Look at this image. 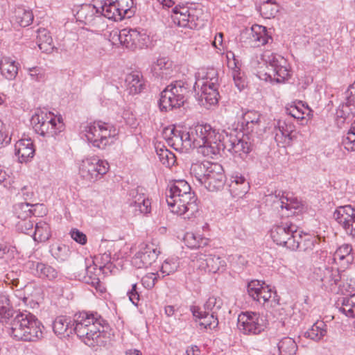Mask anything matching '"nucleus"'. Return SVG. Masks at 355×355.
I'll list each match as a JSON object with an SVG mask.
<instances>
[{"label": "nucleus", "mask_w": 355, "mask_h": 355, "mask_svg": "<svg viewBox=\"0 0 355 355\" xmlns=\"http://www.w3.org/2000/svg\"><path fill=\"white\" fill-rule=\"evenodd\" d=\"M110 37L113 44L119 40L121 44L131 50L146 47L149 40L145 33L132 28H123L120 31H114L110 33Z\"/></svg>", "instance_id": "9b49d317"}, {"label": "nucleus", "mask_w": 355, "mask_h": 355, "mask_svg": "<svg viewBox=\"0 0 355 355\" xmlns=\"http://www.w3.org/2000/svg\"><path fill=\"white\" fill-rule=\"evenodd\" d=\"M87 266H92L94 265V266H106L108 263H111V255L110 252H105L102 254H99L98 256H96L94 257H90L89 258H87L85 259Z\"/></svg>", "instance_id": "5fc2aeb1"}, {"label": "nucleus", "mask_w": 355, "mask_h": 355, "mask_svg": "<svg viewBox=\"0 0 355 355\" xmlns=\"http://www.w3.org/2000/svg\"><path fill=\"white\" fill-rule=\"evenodd\" d=\"M37 33V43L40 49L46 53H51L53 45L50 33L45 28H39Z\"/></svg>", "instance_id": "f704fd0d"}, {"label": "nucleus", "mask_w": 355, "mask_h": 355, "mask_svg": "<svg viewBox=\"0 0 355 355\" xmlns=\"http://www.w3.org/2000/svg\"><path fill=\"white\" fill-rule=\"evenodd\" d=\"M292 126H288L284 122H278V130L275 133V139L277 142L288 143L291 140V134Z\"/></svg>", "instance_id": "8fccbe9b"}, {"label": "nucleus", "mask_w": 355, "mask_h": 355, "mask_svg": "<svg viewBox=\"0 0 355 355\" xmlns=\"http://www.w3.org/2000/svg\"><path fill=\"white\" fill-rule=\"evenodd\" d=\"M15 155L19 162H26L35 154L34 145L31 139H22L17 141L15 145Z\"/></svg>", "instance_id": "bb28decb"}, {"label": "nucleus", "mask_w": 355, "mask_h": 355, "mask_svg": "<svg viewBox=\"0 0 355 355\" xmlns=\"http://www.w3.org/2000/svg\"><path fill=\"white\" fill-rule=\"evenodd\" d=\"M184 180H175L166 192V200L171 212L190 218L198 211L197 198Z\"/></svg>", "instance_id": "f03ea898"}, {"label": "nucleus", "mask_w": 355, "mask_h": 355, "mask_svg": "<svg viewBox=\"0 0 355 355\" xmlns=\"http://www.w3.org/2000/svg\"><path fill=\"white\" fill-rule=\"evenodd\" d=\"M214 163L208 161L202 162H196L191 165L190 171L191 174L193 175L196 180L201 184L204 182L208 171L213 166Z\"/></svg>", "instance_id": "72a5a7b5"}, {"label": "nucleus", "mask_w": 355, "mask_h": 355, "mask_svg": "<svg viewBox=\"0 0 355 355\" xmlns=\"http://www.w3.org/2000/svg\"><path fill=\"white\" fill-rule=\"evenodd\" d=\"M243 123H245L246 130L251 132L258 134L259 128L260 116L255 112H247L243 115Z\"/></svg>", "instance_id": "58836bf2"}, {"label": "nucleus", "mask_w": 355, "mask_h": 355, "mask_svg": "<svg viewBox=\"0 0 355 355\" xmlns=\"http://www.w3.org/2000/svg\"><path fill=\"white\" fill-rule=\"evenodd\" d=\"M30 324L26 329V333L22 340L24 341H36L42 337V328L43 326L38 319L31 313L30 315Z\"/></svg>", "instance_id": "c756f323"}, {"label": "nucleus", "mask_w": 355, "mask_h": 355, "mask_svg": "<svg viewBox=\"0 0 355 355\" xmlns=\"http://www.w3.org/2000/svg\"><path fill=\"white\" fill-rule=\"evenodd\" d=\"M53 331L58 336H69L75 331L79 338L89 347L105 345L108 338V323L96 313L80 312L75 314L73 322L64 316L56 318L53 324Z\"/></svg>", "instance_id": "f257e3e1"}, {"label": "nucleus", "mask_w": 355, "mask_h": 355, "mask_svg": "<svg viewBox=\"0 0 355 355\" xmlns=\"http://www.w3.org/2000/svg\"><path fill=\"white\" fill-rule=\"evenodd\" d=\"M174 271L173 270H168L164 269V268H160L159 270L155 272H148L142 278L143 284L147 288H152L159 279L169 275L171 273L174 272Z\"/></svg>", "instance_id": "c9c22d12"}, {"label": "nucleus", "mask_w": 355, "mask_h": 355, "mask_svg": "<svg viewBox=\"0 0 355 355\" xmlns=\"http://www.w3.org/2000/svg\"><path fill=\"white\" fill-rule=\"evenodd\" d=\"M51 255L59 262L67 260L69 256V248L63 244H53L50 247Z\"/></svg>", "instance_id": "3c124183"}, {"label": "nucleus", "mask_w": 355, "mask_h": 355, "mask_svg": "<svg viewBox=\"0 0 355 355\" xmlns=\"http://www.w3.org/2000/svg\"><path fill=\"white\" fill-rule=\"evenodd\" d=\"M172 19L174 24L178 26L189 28L191 29L198 28L203 25L201 19L202 10L193 5L177 6L173 10Z\"/></svg>", "instance_id": "6e6552de"}, {"label": "nucleus", "mask_w": 355, "mask_h": 355, "mask_svg": "<svg viewBox=\"0 0 355 355\" xmlns=\"http://www.w3.org/2000/svg\"><path fill=\"white\" fill-rule=\"evenodd\" d=\"M172 137H169L168 138V143L169 145L174 146H178L181 144V133L178 131H175V130H171Z\"/></svg>", "instance_id": "774afa93"}, {"label": "nucleus", "mask_w": 355, "mask_h": 355, "mask_svg": "<svg viewBox=\"0 0 355 355\" xmlns=\"http://www.w3.org/2000/svg\"><path fill=\"white\" fill-rule=\"evenodd\" d=\"M128 199L130 207L135 214H146L150 212L151 202L148 198L139 189H132L130 192Z\"/></svg>", "instance_id": "4be33fe9"}, {"label": "nucleus", "mask_w": 355, "mask_h": 355, "mask_svg": "<svg viewBox=\"0 0 355 355\" xmlns=\"http://www.w3.org/2000/svg\"><path fill=\"white\" fill-rule=\"evenodd\" d=\"M223 305V302L221 298L211 296L205 302L204 308L205 311H210L211 314L218 316Z\"/></svg>", "instance_id": "864d4df0"}, {"label": "nucleus", "mask_w": 355, "mask_h": 355, "mask_svg": "<svg viewBox=\"0 0 355 355\" xmlns=\"http://www.w3.org/2000/svg\"><path fill=\"white\" fill-rule=\"evenodd\" d=\"M11 137L6 133L5 128L0 121V148L10 144Z\"/></svg>", "instance_id": "69168bd1"}, {"label": "nucleus", "mask_w": 355, "mask_h": 355, "mask_svg": "<svg viewBox=\"0 0 355 355\" xmlns=\"http://www.w3.org/2000/svg\"><path fill=\"white\" fill-rule=\"evenodd\" d=\"M156 153L159 159V161L163 165L166 167L173 166L176 162L175 155L168 150L164 146L158 144L156 147Z\"/></svg>", "instance_id": "ea45409f"}, {"label": "nucleus", "mask_w": 355, "mask_h": 355, "mask_svg": "<svg viewBox=\"0 0 355 355\" xmlns=\"http://www.w3.org/2000/svg\"><path fill=\"white\" fill-rule=\"evenodd\" d=\"M230 191L234 197H242L250 189V184L241 175L235 174L232 175L229 185Z\"/></svg>", "instance_id": "c85d7f7f"}, {"label": "nucleus", "mask_w": 355, "mask_h": 355, "mask_svg": "<svg viewBox=\"0 0 355 355\" xmlns=\"http://www.w3.org/2000/svg\"><path fill=\"white\" fill-rule=\"evenodd\" d=\"M196 85L200 86L199 101L202 105L208 107L218 103V73L215 69H208L202 79L198 80Z\"/></svg>", "instance_id": "39448f33"}, {"label": "nucleus", "mask_w": 355, "mask_h": 355, "mask_svg": "<svg viewBox=\"0 0 355 355\" xmlns=\"http://www.w3.org/2000/svg\"><path fill=\"white\" fill-rule=\"evenodd\" d=\"M184 242L188 248L193 249L207 245L209 239L198 234L187 232L184 236Z\"/></svg>", "instance_id": "e433bc0d"}, {"label": "nucleus", "mask_w": 355, "mask_h": 355, "mask_svg": "<svg viewBox=\"0 0 355 355\" xmlns=\"http://www.w3.org/2000/svg\"><path fill=\"white\" fill-rule=\"evenodd\" d=\"M71 238L76 241L77 243L84 245L87 243V236L85 234L80 232L78 230H73L71 231Z\"/></svg>", "instance_id": "0e129e2a"}, {"label": "nucleus", "mask_w": 355, "mask_h": 355, "mask_svg": "<svg viewBox=\"0 0 355 355\" xmlns=\"http://www.w3.org/2000/svg\"><path fill=\"white\" fill-rule=\"evenodd\" d=\"M278 349L282 355H295L297 345L293 338L285 337L279 342Z\"/></svg>", "instance_id": "a18cd8bd"}, {"label": "nucleus", "mask_w": 355, "mask_h": 355, "mask_svg": "<svg viewBox=\"0 0 355 355\" xmlns=\"http://www.w3.org/2000/svg\"><path fill=\"white\" fill-rule=\"evenodd\" d=\"M259 11L266 19L275 17L279 11V6L275 0H266L259 6Z\"/></svg>", "instance_id": "49530a36"}, {"label": "nucleus", "mask_w": 355, "mask_h": 355, "mask_svg": "<svg viewBox=\"0 0 355 355\" xmlns=\"http://www.w3.org/2000/svg\"><path fill=\"white\" fill-rule=\"evenodd\" d=\"M308 107H304L301 101L293 102L286 106V113L297 119H303L304 118L305 110H308Z\"/></svg>", "instance_id": "de8ad7c7"}, {"label": "nucleus", "mask_w": 355, "mask_h": 355, "mask_svg": "<svg viewBox=\"0 0 355 355\" xmlns=\"http://www.w3.org/2000/svg\"><path fill=\"white\" fill-rule=\"evenodd\" d=\"M248 292L254 300L264 304L266 302H276V293H272V289L264 282L252 280L248 283Z\"/></svg>", "instance_id": "f3484780"}, {"label": "nucleus", "mask_w": 355, "mask_h": 355, "mask_svg": "<svg viewBox=\"0 0 355 355\" xmlns=\"http://www.w3.org/2000/svg\"><path fill=\"white\" fill-rule=\"evenodd\" d=\"M19 64L8 57L3 58L0 61V71L3 76L8 80H13L18 73Z\"/></svg>", "instance_id": "473e14b6"}, {"label": "nucleus", "mask_w": 355, "mask_h": 355, "mask_svg": "<svg viewBox=\"0 0 355 355\" xmlns=\"http://www.w3.org/2000/svg\"><path fill=\"white\" fill-rule=\"evenodd\" d=\"M345 95V101L343 104V107L352 106L355 108V81L348 87Z\"/></svg>", "instance_id": "bf43d9fd"}, {"label": "nucleus", "mask_w": 355, "mask_h": 355, "mask_svg": "<svg viewBox=\"0 0 355 355\" xmlns=\"http://www.w3.org/2000/svg\"><path fill=\"white\" fill-rule=\"evenodd\" d=\"M270 236L277 245H283L291 250H296L298 247L297 227L290 222H282L276 224L270 230Z\"/></svg>", "instance_id": "9d476101"}, {"label": "nucleus", "mask_w": 355, "mask_h": 355, "mask_svg": "<svg viewBox=\"0 0 355 355\" xmlns=\"http://www.w3.org/2000/svg\"><path fill=\"white\" fill-rule=\"evenodd\" d=\"M323 277L321 278L322 287L335 293H340L342 295H352L351 293L354 291V287L351 284H348L345 288V285L343 287L337 286L338 283L341 279V273L338 268H324Z\"/></svg>", "instance_id": "2eb2a0df"}, {"label": "nucleus", "mask_w": 355, "mask_h": 355, "mask_svg": "<svg viewBox=\"0 0 355 355\" xmlns=\"http://www.w3.org/2000/svg\"><path fill=\"white\" fill-rule=\"evenodd\" d=\"M342 144L347 151H355V134L348 131L343 137Z\"/></svg>", "instance_id": "680f3d73"}, {"label": "nucleus", "mask_w": 355, "mask_h": 355, "mask_svg": "<svg viewBox=\"0 0 355 355\" xmlns=\"http://www.w3.org/2000/svg\"><path fill=\"white\" fill-rule=\"evenodd\" d=\"M132 4V0H101V15L114 21H121L130 17Z\"/></svg>", "instance_id": "f8f14e48"}, {"label": "nucleus", "mask_w": 355, "mask_h": 355, "mask_svg": "<svg viewBox=\"0 0 355 355\" xmlns=\"http://www.w3.org/2000/svg\"><path fill=\"white\" fill-rule=\"evenodd\" d=\"M223 141L225 143V150L240 157L248 154L252 150V145L248 142L247 137L239 138L236 135H228L224 131Z\"/></svg>", "instance_id": "6ab92c4d"}, {"label": "nucleus", "mask_w": 355, "mask_h": 355, "mask_svg": "<svg viewBox=\"0 0 355 355\" xmlns=\"http://www.w3.org/2000/svg\"><path fill=\"white\" fill-rule=\"evenodd\" d=\"M81 273L78 274V279L87 284L97 286L100 284V275L104 268H80Z\"/></svg>", "instance_id": "7c9ffc66"}, {"label": "nucleus", "mask_w": 355, "mask_h": 355, "mask_svg": "<svg viewBox=\"0 0 355 355\" xmlns=\"http://www.w3.org/2000/svg\"><path fill=\"white\" fill-rule=\"evenodd\" d=\"M17 224V229L21 232L29 234L33 232V222L30 220V218H19Z\"/></svg>", "instance_id": "052dcab7"}, {"label": "nucleus", "mask_w": 355, "mask_h": 355, "mask_svg": "<svg viewBox=\"0 0 355 355\" xmlns=\"http://www.w3.org/2000/svg\"><path fill=\"white\" fill-rule=\"evenodd\" d=\"M16 22L22 27L29 26L33 20V14L31 10L24 8H17L15 12Z\"/></svg>", "instance_id": "c03bdc74"}, {"label": "nucleus", "mask_w": 355, "mask_h": 355, "mask_svg": "<svg viewBox=\"0 0 355 355\" xmlns=\"http://www.w3.org/2000/svg\"><path fill=\"white\" fill-rule=\"evenodd\" d=\"M126 89L130 94L140 93L144 89V82L141 74L134 71L127 75L125 78Z\"/></svg>", "instance_id": "2f4dec72"}, {"label": "nucleus", "mask_w": 355, "mask_h": 355, "mask_svg": "<svg viewBox=\"0 0 355 355\" xmlns=\"http://www.w3.org/2000/svg\"><path fill=\"white\" fill-rule=\"evenodd\" d=\"M31 272L41 279H54L58 277V271L55 268H30Z\"/></svg>", "instance_id": "603ef678"}, {"label": "nucleus", "mask_w": 355, "mask_h": 355, "mask_svg": "<svg viewBox=\"0 0 355 355\" xmlns=\"http://www.w3.org/2000/svg\"><path fill=\"white\" fill-rule=\"evenodd\" d=\"M352 249L349 245H345L340 248L334 254V255L329 259L333 261V263L343 266L348 265L352 260V255L350 254Z\"/></svg>", "instance_id": "4c0bfd02"}, {"label": "nucleus", "mask_w": 355, "mask_h": 355, "mask_svg": "<svg viewBox=\"0 0 355 355\" xmlns=\"http://www.w3.org/2000/svg\"><path fill=\"white\" fill-rule=\"evenodd\" d=\"M267 321L263 315L255 312H244L239 315L238 328L247 335H257L264 331Z\"/></svg>", "instance_id": "ddd939ff"}, {"label": "nucleus", "mask_w": 355, "mask_h": 355, "mask_svg": "<svg viewBox=\"0 0 355 355\" xmlns=\"http://www.w3.org/2000/svg\"><path fill=\"white\" fill-rule=\"evenodd\" d=\"M110 165L106 160L98 157H90L83 159L78 166L80 177L87 182L94 183L109 171Z\"/></svg>", "instance_id": "1a4fd4ad"}, {"label": "nucleus", "mask_w": 355, "mask_h": 355, "mask_svg": "<svg viewBox=\"0 0 355 355\" xmlns=\"http://www.w3.org/2000/svg\"><path fill=\"white\" fill-rule=\"evenodd\" d=\"M85 131L87 140L100 149L112 144L118 135V130L113 125L101 121L87 124Z\"/></svg>", "instance_id": "7ed1b4c3"}, {"label": "nucleus", "mask_w": 355, "mask_h": 355, "mask_svg": "<svg viewBox=\"0 0 355 355\" xmlns=\"http://www.w3.org/2000/svg\"><path fill=\"white\" fill-rule=\"evenodd\" d=\"M200 259H202L205 262V266H214L216 265H220V258L219 257L212 254H200Z\"/></svg>", "instance_id": "e2e57ef3"}, {"label": "nucleus", "mask_w": 355, "mask_h": 355, "mask_svg": "<svg viewBox=\"0 0 355 355\" xmlns=\"http://www.w3.org/2000/svg\"><path fill=\"white\" fill-rule=\"evenodd\" d=\"M16 252L15 247L6 243H0V260H3L5 263L14 259Z\"/></svg>", "instance_id": "6e6d98bb"}, {"label": "nucleus", "mask_w": 355, "mask_h": 355, "mask_svg": "<svg viewBox=\"0 0 355 355\" xmlns=\"http://www.w3.org/2000/svg\"><path fill=\"white\" fill-rule=\"evenodd\" d=\"M326 334L327 324L323 321L318 320L305 333V336L313 340H320Z\"/></svg>", "instance_id": "a19ab883"}, {"label": "nucleus", "mask_w": 355, "mask_h": 355, "mask_svg": "<svg viewBox=\"0 0 355 355\" xmlns=\"http://www.w3.org/2000/svg\"><path fill=\"white\" fill-rule=\"evenodd\" d=\"M296 241L298 243L296 250L306 252L313 250L316 239L306 234L302 235V232L298 231V237Z\"/></svg>", "instance_id": "09e8293b"}, {"label": "nucleus", "mask_w": 355, "mask_h": 355, "mask_svg": "<svg viewBox=\"0 0 355 355\" xmlns=\"http://www.w3.org/2000/svg\"><path fill=\"white\" fill-rule=\"evenodd\" d=\"M272 41L265 26L254 24L250 28L243 31L240 36V42L246 47H259Z\"/></svg>", "instance_id": "4468645a"}, {"label": "nucleus", "mask_w": 355, "mask_h": 355, "mask_svg": "<svg viewBox=\"0 0 355 355\" xmlns=\"http://www.w3.org/2000/svg\"><path fill=\"white\" fill-rule=\"evenodd\" d=\"M335 220L346 233L355 237V209L350 205L338 207L334 213Z\"/></svg>", "instance_id": "a211bd4d"}, {"label": "nucleus", "mask_w": 355, "mask_h": 355, "mask_svg": "<svg viewBox=\"0 0 355 355\" xmlns=\"http://www.w3.org/2000/svg\"><path fill=\"white\" fill-rule=\"evenodd\" d=\"M159 253L160 251L153 243L143 244L141 250L136 254L133 263L150 266L156 261Z\"/></svg>", "instance_id": "b1692460"}, {"label": "nucleus", "mask_w": 355, "mask_h": 355, "mask_svg": "<svg viewBox=\"0 0 355 355\" xmlns=\"http://www.w3.org/2000/svg\"><path fill=\"white\" fill-rule=\"evenodd\" d=\"M29 76L33 80H40L44 78L42 69L39 67H33L28 69Z\"/></svg>", "instance_id": "338daca9"}, {"label": "nucleus", "mask_w": 355, "mask_h": 355, "mask_svg": "<svg viewBox=\"0 0 355 355\" xmlns=\"http://www.w3.org/2000/svg\"><path fill=\"white\" fill-rule=\"evenodd\" d=\"M31 313L30 312H24L17 314L12 320L10 324V335L17 340H23L26 331L25 326L30 324Z\"/></svg>", "instance_id": "a878e982"}, {"label": "nucleus", "mask_w": 355, "mask_h": 355, "mask_svg": "<svg viewBox=\"0 0 355 355\" xmlns=\"http://www.w3.org/2000/svg\"><path fill=\"white\" fill-rule=\"evenodd\" d=\"M216 134L219 137L216 139L208 138L205 144L198 148V153L207 158H214L220 154L221 150H225L224 131L221 132L216 130Z\"/></svg>", "instance_id": "aec40b11"}, {"label": "nucleus", "mask_w": 355, "mask_h": 355, "mask_svg": "<svg viewBox=\"0 0 355 355\" xmlns=\"http://www.w3.org/2000/svg\"><path fill=\"white\" fill-rule=\"evenodd\" d=\"M262 60L268 68L265 75L270 81L282 83L289 78L290 69L286 60L282 56L266 51L262 54Z\"/></svg>", "instance_id": "0eeeda50"}, {"label": "nucleus", "mask_w": 355, "mask_h": 355, "mask_svg": "<svg viewBox=\"0 0 355 355\" xmlns=\"http://www.w3.org/2000/svg\"><path fill=\"white\" fill-rule=\"evenodd\" d=\"M150 71L153 76L156 78L168 79L173 74V63L168 58H159L151 64Z\"/></svg>", "instance_id": "393cba45"}, {"label": "nucleus", "mask_w": 355, "mask_h": 355, "mask_svg": "<svg viewBox=\"0 0 355 355\" xmlns=\"http://www.w3.org/2000/svg\"><path fill=\"white\" fill-rule=\"evenodd\" d=\"M225 177L223 166L214 163L211 167L202 184L210 191L220 190L225 184Z\"/></svg>", "instance_id": "412c9836"}, {"label": "nucleus", "mask_w": 355, "mask_h": 355, "mask_svg": "<svg viewBox=\"0 0 355 355\" xmlns=\"http://www.w3.org/2000/svg\"><path fill=\"white\" fill-rule=\"evenodd\" d=\"M227 59V64L229 67L232 68L234 69L233 71V78L235 82L236 85L240 89L238 81L239 80V78L236 74L238 72L239 67L237 66L236 60L235 58V55L232 51H228L226 55Z\"/></svg>", "instance_id": "13d9d810"}, {"label": "nucleus", "mask_w": 355, "mask_h": 355, "mask_svg": "<svg viewBox=\"0 0 355 355\" xmlns=\"http://www.w3.org/2000/svg\"><path fill=\"white\" fill-rule=\"evenodd\" d=\"M32 123L35 132L46 137H55L64 128L62 119L51 112L35 114L32 117Z\"/></svg>", "instance_id": "423d86ee"}, {"label": "nucleus", "mask_w": 355, "mask_h": 355, "mask_svg": "<svg viewBox=\"0 0 355 355\" xmlns=\"http://www.w3.org/2000/svg\"><path fill=\"white\" fill-rule=\"evenodd\" d=\"M191 311L193 315L200 320L199 325L205 329H214L218 325V319L216 315L202 311L198 306H191Z\"/></svg>", "instance_id": "cd10ccee"}, {"label": "nucleus", "mask_w": 355, "mask_h": 355, "mask_svg": "<svg viewBox=\"0 0 355 355\" xmlns=\"http://www.w3.org/2000/svg\"><path fill=\"white\" fill-rule=\"evenodd\" d=\"M33 233V239L35 241L44 242L51 236L50 227L46 222L40 221L36 223Z\"/></svg>", "instance_id": "37998d69"}, {"label": "nucleus", "mask_w": 355, "mask_h": 355, "mask_svg": "<svg viewBox=\"0 0 355 355\" xmlns=\"http://www.w3.org/2000/svg\"><path fill=\"white\" fill-rule=\"evenodd\" d=\"M189 92V87L185 81L172 82L161 93L159 98L161 110L168 111L183 105Z\"/></svg>", "instance_id": "20e7f679"}, {"label": "nucleus", "mask_w": 355, "mask_h": 355, "mask_svg": "<svg viewBox=\"0 0 355 355\" xmlns=\"http://www.w3.org/2000/svg\"><path fill=\"white\" fill-rule=\"evenodd\" d=\"M95 14L101 15L99 1H96L94 5H86L78 12L79 17H84L85 24L92 23L94 19Z\"/></svg>", "instance_id": "79ce46f5"}, {"label": "nucleus", "mask_w": 355, "mask_h": 355, "mask_svg": "<svg viewBox=\"0 0 355 355\" xmlns=\"http://www.w3.org/2000/svg\"><path fill=\"white\" fill-rule=\"evenodd\" d=\"M191 135L193 148H198L205 144L208 138L216 139L219 137L216 134V129L209 124L197 125L194 128L191 129Z\"/></svg>", "instance_id": "5701e85b"}, {"label": "nucleus", "mask_w": 355, "mask_h": 355, "mask_svg": "<svg viewBox=\"0 0 355 355\" xmlns=\"http://www.w3.org/2000/svg\"><path fill=\"white\" fill-rule=\"evenodd\" d=\"M266 200L268 202H272V206L275 209H278L280 208L282 211H285L284 213H282V215L287 217L295 214L296 210L300 209L302 206L301 202L297 198L288 197V195L285 196L284 192L282 191L268 195Z\"/></svg>", "instance_id": "dca6fc26"}, {"label": "nucleus", "mask_w": 355, "mask_h": 355, "mask_svg": "<svg viewBox=\"0 0 355 355\" xmlns=\"http://www.w3.org/2000/svg\"><path fill=\"white\" fill-rule=\"evenodd\" d=\"M35 206L27 202L18 204L15 208L17 217L19 218H31L32 215H34L31 208Z\"/></svg>", "instance_id": "4d7b16f0"}]
</instances>
